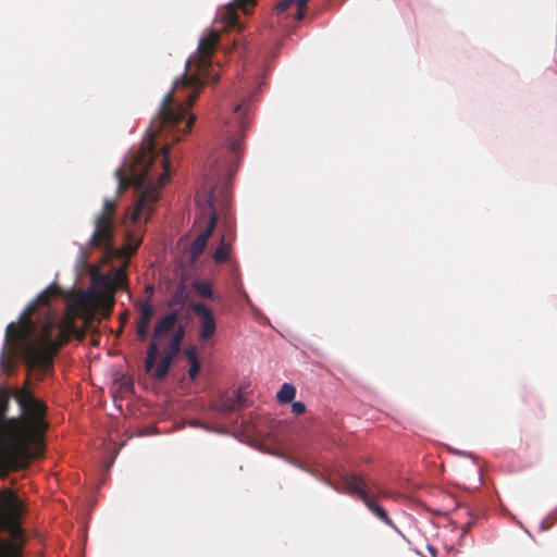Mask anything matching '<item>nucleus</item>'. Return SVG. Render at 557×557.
Segmentation results:
<instances>
[{"label": "nucleus", "mask_w": 557, "mask_h": 557, "mask_svg": "<svg viewBox=\"0 0 557 557\" xmlns=\"http://www.w3.org/2000/svg\"><path fill=\"white\" fill-rule=\"evenodd\" d=\"M218 41V30H210L200 37L197 51L186 61L185 73L174 81L171 91L162 99L158 115L151 120L148 138L141 146L133 147L115 170L117 193L133 187L135 199L122 221L124 245L121 248L113 244L116 200L107 198L103 201V210L95 220L90 244L104 249L108 255L116 253L127 259L141 244L145 226L159 200L160 190L171 175L170 147L163 145L158 152L156 139L172 134L178 140L190 129L195 115L189 112V107L201 86L218 82L220 76L211 60Z\"/></svg>", "instance_id": "nucleus-1"}, {"label": "nucleus", "mask_w": 557, "mask_h": 557, "mask_svg": "<svg viewBox=\"0 0 557 557\" xmlns=\"http://www.w3.org/2000/svg\"><path fill=\"white\" fill-rule=\"evenodd\" d=\"M99 296L94 289L64 293L49 285L8 324L0 354V370L10 373L21 359L36 379L52 367L60 345L71 337L82 338L94 319Z\"/></svg>", "instance_id": "nucleus-2"}, {"label": "nucleus", "mask_w": 557, "mask_h": 557, "mask_svg": "<svg viewBox=\"0 0 557 557\" xmlns=\"http://www.w3.org/2000/svg\"><path fill=\"white\" fill-rule=\"evenodd\" d=\"M263 78V70H246L238 81L236 97L240 101L234 107L232 116L223 122L219 149L210 161L205 184L195 196L196 224L200 231L189 248L193 261L202 253L216 226L218 210L228 205L231 182L239 164L245 132L249 125L248 103L261 90Z\"/></svg>", "instance_id": "nucleus-3"}, {"label": "nucleus", "mask_w": 557, "mask_h": 557, "mask_svg": "<svg viewBox=\"0 0 557 557\" xmlns=\"http://www.w3.org/2000/svg\"><path fill=\"white\" fill-rule=\"evenodd\" d=\"M45 416L46 405L28 387H0V476L26 467L41 454Z\"/></svg>", "instance_id": "nucleus-4"}, {"label": "nucleus", "mask_w": 557, "mask_h": 557, "mask_svg": "<svg viewBox=\"0 0 557 557\" xmlns=\"http://www.w3.org/2000/svg\"><path fill=\"white\" fill-rule=\"evenodd\" d=\"M23 511L22 500L10 488H3L0 492V532L5 531L17 536L21 531L18 520ZM0 557H21V548L16 543L0 537Z\"/></svg>", "instance_id": "nucleus-5"}, {"label": "nucleus", "mask_w": 557, "mask_h": 557, "mask_svg": "<svg viewBox=\"0 0 557 557\" xmlns=\"http://www.w3.org/2000/svg\"><path fill=\"white\" fill-rule=\"evenodd\" d=\"M320 482L329 485L331 488L338 493H347L349 495H356L366 505V507L383 523L392 528L397 534L403 536L401 531L394 524V522L389 519L386 510L381 507L374 497L370 496L366 482L359 475L352 473H342L339 475L341 484L335 483L331 478H325L323 475H318L312 473Z\"/></svg>", "instance_id": "nucleus-6"}, {"label": "nucleus", "mask_w": 557, "mask_h": 557, "mask_svg": "<svg viewBox=\"0 0 557 557\" xmlns=\"http://www.w3.org/2000/svg\"><path fill=\"white\" fill-rule=\"evenodd\" d=\"M158 355H159V346H158L157 342H151L147 349V358H146V362H145L146 371L148 373H151L154 376V379L160 381L166 376V374L170 370L171 363L173 362L174 359L164 355L161 358V361L158 364H156Z\"/></svg>", "instance_id": "nucleus-7"}, {"label": "nucleus", "mask_w": 557, "mask_h": 557, "mask_svg": "<svg viewBox=\"0 0 557 557\" xmlns=\"http://www.w3.org/2000/svg\"><path fill=\"white\" fill-rule=\"evenodd\" d=\"M193 311L200 320L199 337L201 341L210 339L216 330L215 319L211 310L203 304L197 302L193 305Z\"/></svg>", "instance_id": "nucleus-8"}, {"label": "nucleus", "mask_w": 557, "mask_h": 557, "mask_svg": "<svg viewBox=\"0 0 557 557\" xmlns=\"http://www.w3.org/2000/svg\"><path fill=\"white\" fill-rule=\"evenodd\" d=\"M308 0H282L276 7L280 22L288 18L300 21L306 13Z\"/></svg>", "instance_id": "nucleus-9"}, {"label": "nucleus", "mask_w": 557, "mask_h": 557, "mask_svg": "<svg viewBox=\"0 0 557 557\" xmlns=\"http://www.w3.org/2000/svg\"><path fill=\"white\" fill-rule=\"evenodd\" d=\"M255 0H234V3H230L216 12V18L220 20L226 27H242L236 13V8L242 9L247 13V5L253 4Z\"/></svg>", "instance_id": "nucleus-10"}, {"label": "nucleus", "mask_w": 557, "mask_h": 557, "mask_svg": "<svg viewBox=\"0 0 557 557\" xmlns=\"http://www.w3.org/2000/svg\"><path fill=\"white\" fill-rule=\"evenodd\" d=\"M245 404L244 395L240 388L234 392V396H222L214 405L213 410L218 413L226 414L238 410Z\"/></svg>", "instance_id": "nucleus-11"}, {"label": "nucleus", "mask_w": 557, "mask_h": 557, "mask_svg": "<svg viewBox=\"0 0 557 557\" xmlns=\"http://www.w3.org/2000/svg\"><path fill=\"white\" fill-rule=\"evenodd\" d=\"M178 324V314L176 311H170L161 317L154 325L153 341H160L165 334L172 332Z\"/></svg>", "instance_id": "nucleus-12"}, {"label": "nucleus", "mask_w": 557, "mask_h": 557, "mask_svg": "<svg viewBox=\"0 0 557 557\" xmlns=\"http://www.w3.org/2000/svg\"><path fill=\"white\" fill-rule=\"evenodd\" d=\"M296 395V388L290 383H284L276 394V398L281 404L290 403Z\"/></svg>", "instance_id": "nucleus-13"}, {"label": "nucleus", "mask_w": 557, "mask_h": 557, "mask_svg": "<svg viewBox=\"0 0 557 557\" xmlns=\"http://www.w3.org/2000/svg\"><path fill=\"white\" fill-rule=\"evenodd\" d=\"M231 246L225 243L224 237L221 238L220 245L213 252V259L215 262H223L228 259Z\"/></svg>", "instance_id": "nucleus-14"}, {"label": "nucleus", "mask_w": 557, "mask_h": 557, "mask_svg": "<svg viewBox=\"0 0 557 557\" xmlns=\"http://www.w3.org/2000/svg\"><path fill=\"white\" fill-rule=\"evenodd\" d=\"M193 287L201 297L211 298L213 296L211 284L208 281L196 280Z\"/></svg>", "instance_id": "nucleus-15"}, {"label": "nucleus", "mask_w": 557, "mask_h": 557, "mask_svg": "<svg viewBox=\"0 0 557 557\" xmlns=\"http://www.w3.org/2000/svg\"><path fill=\"white\" fill-rule=\"evenodd\" d=\"M152 317L153 307L149 304V301H144L140 305V317L138 322L150 324Z\"/></svg>", "instance_id": "nucleus-16"}, {"label": "nucleus", "mask_w": 557, "mask_h": 557, "mask_svg": "<svg viewBox=\"0 0 557 557\" xmlns=\"http://www.w3.org/2000/svg\"><path fill=\"white\" fill-rule=\"evenodd\" d=\"M557 520V508L552 511L545 519H543L540 523V530L545 531L548 530L552 524Z\"/></svg>", "instance_id": "nucleus-17"}, {"label": "nucleus", "mask_w": 557, "mask_h": 557, "mask_svg": "<svg viewBox=\"0 0 557 557\" xmlns=\"http://www.w3.org/2000/svg\"><path fill=\"white\" fill-rule=\"evenodd\" d=\"M172 332L173 334L170 341L182 345V342L185 337V327L182 324H177V326Z\"/></svg>", "instance_id": "nucleus-18"}, {"label": "nucleus", "mask_w": 557, "mask_h": 557, "mask_svg": "<svg viewBox=\"0 0 557 557\" xmlns=\"http://www.w3.org/2000/svg\"><path fill=\"white\" fill-rule=\"evenodd\" d=\"M180 349H181L180 344L170 341L164 355L174 359L177 356V354L180 352Z\"/></svg>", "instance_id": "nucleus-19"}, {"label": "nucleus", "mask_w": 557, "mask_h": 557, "mask_svg": "<svg viewBox=\"0 0 557 557\" xmlns=\"http://www.w3.org/2000/svg\"><path fill=\"white\" fill-rule=\"evenodd\" d=\"M149 325L150 324L138 322V324H137V336L139 337V339L143 341V339H145L147 337Z\"/></svg>", "instance_id": "nucleus-20"}, {"label": "nucleus", "mask_w": 557, "mask_h": 557, "mask_svg": "<svg viewBox=\"0 0 557 557\" xmlns=\"http://www.w3.org/2000/svg\"><path fill=\"white\" fill-rule=\"evenodd\" d=\"M200 372V362L199 361H195L193 363H190V367H189V370H188V376L190 380H195L196 376L199 374Z\"/></svg>", "instance_id": "nucleus-21"}, {"label": "nucleus", "mask_w": 557, "mask_h": 557, "mask_svg": "<svg viewBox=\"0 0 557 557\" xmlns=\"http://www.w3.org/2000/svg\"><path fill=\"white\" fill-rule=\"evenodd\" d=\"M292 411L299 416L306 411V405L302 401H294L292 404Z\"/></svg>", "instance_id": "nucleus-22"}, {"label": "nucleus", "mask_w": 557, "mask_h": 557, "mask_svg": "<svg viewBox=\"0 0 557 557\" xmlns=\"http://www.w3.org/2000/svg\"><path fill=\"white\" fill-rule=\"evenodd\" d=\"M184 352H185V356H186V358H187L189 363H193L195 361H199V359H198V357L196 355L195 348H187V349H185Z\"/></svg>", "instance_id": "nucleus-23"}, {"label": "nucleus", "mask_w": 557, "mask_h": 557, "mask_svg": "<svg viewBox=\"0 0 557 557\" xmlns=\"http://www.w3.org/2000/svg\"><path fill=\"white\" fill-rule=\"evenodd\" d=\"M190 425L194 426V428H201V429H205V430H209V428L207 425H205L202 422H200L198 420H193L190 422Z\"/></svg>", "instance_id": "nucleus-24"}, {"label": "nucleus", "mask_w": 557, "mask_h": 557, "mask_svg": "<svg viewBox=\"0 0 557 557\" xmlns=\"http://www.w3.org/2000/svg\"><path fill=\"white\" fill-rule=\"evenodd\" d=\"M79 259L84 261L86 259V251L83 247L79 248Z\"/></svg>", "instance_id": "nucleus-25"}, {"label": "nucleus", "mask_w": 557, "mask_h": 557, "mask_svg": "<svg viewBox=\"0 0 557 557\" xmlns=\"http://www.w3.org/2000/svg\"><path fill=\"white\" fill-rule=\"evenodd\" d=\"M242 295L245 298V300L247 301V304H250V298H249L248 294L245 290L242 292Z\"/></svg>", "instance_id": "nucleus-26"}, {"label": "nucleus", "mask_w": 557, "mask_h": 557, "mask_svg": "<svg viewBox=\"0 0 557 557\" xmlns=\"http://www.w3.org/2000/svg\"><path fill=\"white\" fill-rule=\"evenodd\" d=\"M114 458H115V457H113V458L108 462V465H107V470H109V469L111 468V466H112V463H113V461H114Z\"/></svg>", "instance_id": "nucleus-27"}]
</instances>
